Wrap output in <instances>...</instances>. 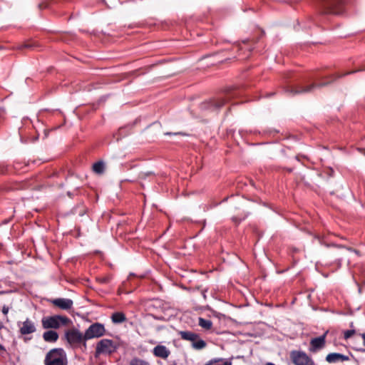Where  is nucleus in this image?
I'll return each instance as SVG.
<instances>
[{
    "label": "nucleus",
    "instance_id": "obj_30",
    "mask_svg": "<svg viewBox=\"0 0 365 365\" xmlns=\"http://www.w3.org/2000/svg\"><path fill=\"white\" fill-rule=\"evenodd\" d=\"M359 150L363 155H365V148H359Z\"/></svg>",
    "mask_w": 365,
    "mask_h": 365
},
{
    "label": "nucleus",
    "instance_id": "obj_19",
    "mask_svg": "<svg viewBox=\"0 0 365 365\" xmlns=\"http://www.w3.org/2000/svg\"><path fill=\"white\" fill-rule=\"evenodd\" d=\"M199 325L202 328H203V329H205L206 330H209L212 327V322L210 320L205 319H203L202 317H200L199 318Z\"/></svg>",
    "mask_w": 365,
    "mask_h": 365
},
{
    "label": "nucleus",
    "instance_id": "obj_13",
    "mask_svg": "<svg viewBox=\"0 0 365 365\" xmlns=\"http://www.w3.org/2000/svg\"><path fill=\"white\" fill-rule=\"evenodd\" d=\"M50 302L62 310H69L73 307V302L71 299L56 298L51 299Z\"/></svg>",
    "mask_w": 365,
    "mask_h": 365
},
{
    "label": "nucleus",
    "instance_id": "obj_8",
    "mask_svg": "<svg viewBox=\"0 0 365 365\" xmlns=\"http://www.w3.org/2000/svg\"><path fill=\"white\" fill-rule=\"evenodd\" d=\"M289 356L294 365H314L312 357L304 351L292 350Z\"/></svg>",
    "mask_w": 365,
    "mask_h": 365
},
{
    "label": "nucleus",
    "instance_id": "obj_31",
    "mask_svg": "<svg viewBox=\"0 0 365 365\" xmlns=\"http://www.w3.org/2000/svg\"><path fill=\"white\" fill-rule=\"evenodd\" d=\"M350 327H351V329H354V323H353V322H351V324H350Z\"/></svg>",
    "mask_w": 365,
    "mask_h": 365
},
{
    "label": "nucleus",
    "instance_id": "obj_14",
    "mask_svg": "<svg viewBox=\"0 0 365 365\" xmlns=\"http://www.w3.org/2000/svg\"><path fill=\"white\" fill-rule=\"evenodd\" d=\"M349 360L348 356L340 353H330L327 355L326 361L329 364L336 363L338 361H346Z\"/></svg>",
    "mask_w": 365,
    "mask_h": 365
},
{
    "label": "nucleus",
    "instance_id": "obj_11",
    "mask_svg": "<svg viewBox=\"0 0 365 365\" xmlns=\"http://www.w3.org/2000/svg\"><path fill=\"white\" fill-rule=\"evenodd\" d=\"M327 334L328 331H325L320 336L312 338L309 342V351L315 353L324 349L326 345V336Z\"/></svg>",
    "mask_w": 365,
    "mask_h": 365
},
{
    "label": "nucleus",
    "instance_id": "obj_26",
    "mask_svg": "<svg viewBox=\"0 0 365 365\" xmlns=\"http://www.w3.org/2000/svg\"><path fill=\"white\" fill-rule=\"evenodd\" d=\"M9 311V307L8 306H6V305H4L3 307H2V313L4 315H7Z\"/></svg>",
    "mask_w": 365,
    "mask_h": 365
},
{
    "label": "nucleus",
    "instance_id": "obj_10",
    "mask_svg": "<svg viewBox=\"0 0 365 365\" xmlns=\"http://www.w3.org/2000/svg\"><path fill=\"white\" fill-rule=\"evenodd\" d=\"M237 94L235 88L230 87L226 88L225 90V96L214 100L212 106L215 109L218 110L224 106L231 98L236 97Z\"/></svg>",
    "mask_w": 365,
    "mask_h": 365
},
{
    "label": "nucleus",
    "instance_id": "obj_20",
    "mask_svg": "<svg viewBox=\"0 0 365 365\" xmlns=\"http://www.w3.org/2000/svg\"><path fill=\"white\" fill-rule=\"evenodd\" d=\"M129 365H150V364L138 357H133L129 362Z\"/></svg>",
    "mask_w": 365,
    "mask_h": 365
},
{
    "label": "nucleus",
    "instance_id": "obj_33",
    "mask_svg": "<svg viewBox=\"0 0 365 365\" xmlns=\"http://www.w3.org/2000/svg\"><path fill=\"white\" fill-rule=\"evenodd\" d=\"M4 327L2 323L0 322V329H1Z\"/></svg>",
    "mask_w": 365,
    "mask_h": 365
},
{
    "label": "nucleus",
    "instance_id": "obj_12",
    "mask_svg": "<svg viewBox=\"0 0 365 365\" xmlns=\"http://www.w3.org/2000/svg\"><path fill=\"white\" fill-rule=\"evenodd\" d=\"M19 333L23 336L33 334L36 331L35 323L30 319L27 318L23 322H19Z\"/></svg>",
    "mask_w": 365,
    "mask_h": 365
},
{
    "label": "nucleus",
    "instance_id": "obj_22",
    "mask_svg": "<svg viewBox=\"0 0 365 365\" xmlns=\"http://www.w3.org/2000/svg\"><path fill=\"white\" fill-rule=\"evenodd\" d=\"M35 46H36L35 43L31 42V41H27V42H25L24 43L21 44V46H19L18 47V49H23V48L31 49L34 47H35Z\"/></svg>",
    "mask_w": 365,
    "mask_h": 365
},
{
    "label": "nucleus",
    "instance_id": "obj_9",
    "mask_svg": "<svg viewBox=\"0 0 365 365\" xmlns=\"http://www.w3.org/2000/svg\"><path fill=\"white\" fill-rule=\"evenodd\" d=\"M106 332L105 326L99 322H95L91 324L85 331L84 338L88 341L94 338H100L105 335Z\"/></svg>",
    "mask_w": 365,
    "mask_h": 365
},
{
    "label": "nucleus",
    "instance_id": "obj_35",
    "mask_svg": "<svg viewBox=\"0 0 365 365\" xmlns=\"http://www.w3.org/2000/svg\"><path fill=\"white\" fill-rule=\"evenodd\" d=\"M176 134H178V135H185L184 133H177Z\"/></svg>",
    "mask_w": 365,
    "mask_h": 365
},
{
    "label": "nucleus",
    "instance_id": "obj_3",
    "mask_svg": "<svg viewBox=\"0 0 365 365\" xmlns=\"http://www.w3.org/2000/svg\"><path fill=\"white\" fill-rule=\"evenodd\" d=\"M71 323V320L68 317L63 315L44 317L41 319L42 327L44 329H57L61 326H68Z\"/></svg>",
    "mask_w": 365,
    "mask_h": 365
},
{
    "label": "nucleus",
    "instance_id": "obj_15",
    "mask_svg": "<svg viewBox=\"0 0 365 365\" xmlns=\"http://www.w3.org/2000/svg\"><path fill=\"white\" fill-rule=\"evenodd\" d=\"M153 353L155 356L160 357L162 359H167L170 354L167 347L163 345H158L154 347Z\"/></svg>",
    "mask_w": 365,
    "mask_h": 365
},
{
    "label": "nucleus",
    "instance_id": "obj_6",
    "mask_svg": "<svg viewBox=\"0 0 365 365\" xmlns=\"http://www.w3.org/2000/svg\"><path fill=\"white\" fill-rule=\"evenodd\" d=\"M179 335L181 339L192 342V346L193 349L200 350L205 348L206 342L200 338V336L192 331H180Z\"/></svg>",
    "mask_w": 365,
    "mask_h": 365
},
{
    "label": "nucleus",
    "instance_id": "obj_34",
    "mask_svg": "<svg viewBox=\"0 0 365 365\" xmlns=\"http://www.w3.org/2000/svg\"><path fill=\"white\" fill-rule=\"evenodd\" d=\"M266 365H275V364H274L272 363H267Z\"/></svg>",
    "mask_w": 365,
    "mask_h": 365
},
{
    "label": "nucleus",
    "instance_id": "obj_25",
    "mask_svg": "<svg viewBox=\"0 0 365 365\" xmlns=\"http://www.w3.org/2000/svg\"><path fill=\"white\" fill-rule=\"evenodd\" d=\"M220 361V359H211L209 361H207L206 364H205L204 365H212L215 363H217Z\"/></svg>",
    "mask_w": 365,
    "mask_h": 365
},
{
    "label": "nucleus",
    "instance_id": "obj_5",
    "mask_svg": "<svg viewBox=\"0 0 365 365\" xmlns=\"http://www.w3.org/2000/svg\"><path fill=\"white\" fill-rule=\"evenodd\" d=\"M66 341L73 347H78L83 346L86 349L87 340L84 338V334L81 333L77 329H70L65 331L64 334Z\"/></svg>",
    "mask_w": 365,
    "mask_h": 365
},
{
    "label": "nucleus",
    "instance_id": "obj_2",
    "mask_svg": "<svg viewBox=\"0 0 365 365\" xmlns=\"http://www.w3.org/2000/svg\"><path fill=\"white\" fill-rule=\"evenodd\" d=\"M345 0H320V10L324 14H340L344 11Z\"/></svg>",
    "mask_w": 365,
    "mask_h": 365
},
{
    "label": "nucleus",
    "instance_id": "obj_17",
    "mask_svg": "<svg viewBox=\"0 0 365 365\" xmlns=\"http://www.w3.org/2000/svg\"><path fill=\"white\" fill-rule=\"evenodd\" d=\"M111 320L115 324H120L126 321V317L123 312H114L111 316Z\"/></svg>",
    "mask_w": 365,
    "mask_h": 365
},
{
    "label": "nucleus",
    "instance_id": "obj_27",
    "mask_svg": "<svg viewBox=\"0 0 365 365\" xmlns=\"http://www.w3.org/2000/svg\"><path fill=\"white\" fill-rule=\"evenodd\" d=\"M214 365H232V363L230 361H222L220 364L215 363Z\"/></svg>",
    "mask_w": 365,
    "mask_h": 365
},
{
    "label": "nucleus",
    "instance_id": "obj_24",
    "mask_svg": "<svg viewBox=\"0 0 365 365\" xmlns=\"http://www.w3.org/2000/svg\"><path fill=\"white\" fill-rule=\"evenodd\" d=\"M354 72H355V71H350V72H347V73H345L341 74V75H339V74L336 73V74H333V75H331L330 77H331V78H333V80H336V79L339 78H341V77H342V76H346V75L350 74V73H354Z\"/></svg>",
    "mask_w": 365,
    "mask_h": 365
},
{
    "label": "nucleus",
    "instance_id": "obj_18",
    "mask_svg": "<svg viewBox=\"0 0 365 365\" xmlns=\"http://www.w3.org/2000/svg\"><path fill=\"white\" fill-rule=\"evenodd\" d=\"M105 170V165L102 161H98L93 165V170L97 174H102Z\"/></svg>",
    "mask_w": 365,
    "mask_h": 365
},
{
    "label": "nucleus",
    "instance_id": "obj_16",
    "mask_svg": "<svg viewBox=\"0 0 365 365\" xmlns=\"http://www.w3.org/2000/svg\"><path fill=\"white\" fill-rule=\"evenodd\" d=\"M58 334L53 330H48L43 332V339L45 341L49 343H54L58 339Z\"/></svg>",
    "mask_w": 365,
    "mask_h": 365
},
{
    "label": "nucleus",
    "instance_id": "obj_7",
    "mask_svg": "<svg viewBox=\"0 0 365 365\" xmlns=\"http://www.w3.org/2000/svg\"><path fill=\"white\" fill-rule=\"evenodd\" d=\"M329 83H312L307 86L302 85H297L294 87H287L285 88V93H288L290 96H294L297 94H302L312 92L316 88H322L324 86H327Z\"/></svg>",
    "mask_w": 365,
    "mask_h": 365
},
{
    "label": "nucleus",
    "instance_id": "obj_4",
    "mask_svg": "<svg viewBox=\"0 0 365 365\" xmlns=\"http://www.w3.org/2000/svg\"><path fill=\"white\" fill-rule=\"evenodd\" d=\"M118 349V344L109 339H102L97 342L95 349V356L101 355L110 356Z\"/></svg>",
    "mask_w": 365,
    "mask_h": 365
},
{
    "label": "nucleus",
    "instance_id": "obj_32",
    "mask_svg": "<svg viewBox=\"0 0 365 365\" xmlns=\"http://www.w3.org/2000/svg\"><path fill=\"white\" fill-rule=\"evenodd\" d=\"M0 350H4V347L0 344Z\"/></svg>",
    "mask_w": 365,
    "mask_h": 365
},
{
    "label": "nucleus",
    "instance_id": "obj_21",
    "mask_svg": "<svg viewBox=\"0 0 365 365\" xmlns=\"http://www.w3.org/2000/svg\"><path fill=\"white\" fill-rule=\"evenodd\" d=\"M111 279V275H106L104 277H98L96 278V280L101 284H108L110 282Z\"/></svg>",
    "mask_w": 365,
    "mask_h": 365
},
{
    "label": "nucleus",
    "instance_id": "obj_1",
    "mask_svg": "<svg viewBox=\"0 0 365 365\" xmlns=\"http://www.w3.org/2000/svg\"><path fill=\"white\" fill-rule=\"evenodd\" d=\"M45 365H68V358L66 351L62 348L51 349L44 359Z\"/></svg>",
    "mask_w": 365,
    "mask_h": 365
},
{
    "label": "nucleus",
    "instance_id": "obj_29",
    "mask_svg": "<svg viewBox=\"0 0 365 365\" xmlns=\"http://www.w3.org/2000/svg\"><path fill=\"white\" fill-rule=\"evenodd\" d=\"M361 337L363 339V344L365 346V333H363V334H360Z\"/></svg>",
    "mask_w": 365,
    "mask_h": 365
},
{
    "label": "nucleus",
    "instance_id": "obj_23",
    "mask_svg": "<svg viewBox=\"0 0 365 365\" xmlns=\"http://www.w3.org/2000/svg\"><path fill=\"white\" fill-rule=\"evenodd\" d=\"M356 330L354 329L346 330L344 331V339H348L351 338L354 334H355Z\"/></svg>",
    "mask_w": 365,
    "mask_h": 365
},
{
    "label": "nucleus",
    "instance_id": "obj_28",
    "mask_svg": "<svg viewBox=\"0 0 365 365\" xmlns=\"http://www.w3.org/2000/svg\"><path fill=\"white\" fill-rule=\"evenodd\" d=\"M334 170H333L332 168H329V170H328V175H329V176H332V175H334Z\"/></svg>",
    "mask_w": 365,
    "mask_h": 365
}]
</instances>
